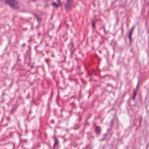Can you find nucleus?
<instances>
[{"mask_svg":"<svg viewBox=\"0 0 149 149\" xmlns=\"http://www.w3.org/2000/svg\"><path fill=\"white\" fill-rule=\"evenodd\" d=\"M6 3L13 8H17L19 7L17 2L15 0H6Z\"/></svg>","mask_w":149,"mask_h":149,"instance_id":"nucleus-1","label":"nucleus"},{"mask_svg":"<svg viewBox=\"0 0 149 149\" xmlns=\"http://www.w3.org/2000/svg\"><path fill=\"white\" fill-rule=\"evenodd\" d=\"M73 0H67V4L66 5V7L69 8L71 6L72 4Z\"/></svg>","mask_w":149,"mask_h":149,"instance_id":"nucleus-2","label":"nucleus"},{"mask_svg":"<svg viewBox=\"0 0 149 149\" xmlns=\"http://www.w3.org/2000/svg\"><path fill=\"white\" fill-rule=\"evenodd\" d=\"M58 2L57 4H56L55 3H52V5L53 6H55L56 7H58L61 5V3L60 0H57Z\"/></svg>","mask_w":149,"mask_h":149,"instance_id":"nucleus-3","label":"nucleus"},{"mask_svg":"<svg viewBox=\"0 0 149 149\" xmlns=\"http://www.w3.org/2000/svg\"><path fill=\"white\" fill-rule=\"evenodd\" d=\"M96 132L97 134H99L100 132V128L98 126H96L95 127Z\"/></svg>","mask_w":149,"mask_h":149,"instance_id":"nucleus-4","label":"nucleus"},{"mask_svg":"<svg viewBox=\"0 0 149 149\" xmlns=\"http://www.w3.org/2000/svg\"><path fill=\"white\" fill-rule=\"evenodd\" d=\"M134 28H132L131 29V31H130V32L129 33V35H128V37L129 39L130 40L132 36V30L134 29Z\"/></svg>","mask_w":149,"mask_h":149,"instance_id":"nucleus-5","label":"nucleus"},{"mask_svg":"<svg viewBox=\"0 0 149 149\" xmlns=\"http://www.w3.org/2000/svg\"><path fill=\"white\" fill-rule=\"evenodd\" d=\"M137 92V90H134L133 92V100H134L135 97L136 96V94Z\"/></svg>","mask_w":149,"mask_h":149,"instance_id":"nucleus-6","label":"nucleus"},{"mask_svg":"<svg viewBox=\"0 0 149 149\" xmlns=\"http://www.w3.org/2000/svg\"><path fill=\"white\" fill-rule=\"evenodd\" d=\"M58 142V141L57 140H55V143L54 144V146H55V144L57 143Z\"/></svg>","mask_w":149,"mask_h":149,"instance_id":"nucleus-7","label":"nucleus"},{"mask_svg":"<svg viewBox=\"0 0 149 149\" xmlns=\"http://www.w3.org/2000/svg\"><path fill=\"white\" fill-rule=\"evenodd\" d=\"M95 26V24L94 23H92V26L93 27H94Z\"/></svg>","mask_w":149,"mask_h":149,"instance_id":"nucleus-8","label":"nucleus"},{"mask_svg":"<svg viewBox=\"0 0 149 149\" xmlns=\"http://www.w3.org/2000/svg\"><path fill=\"white\" fill-rule=\"evenodd\" d=\"M52 57H54V55H52Z\"/></svg>","mask_w":149,"mask_h":149,"instance_id":"nucleus-9","label":"nucleus"}]
</instances>
